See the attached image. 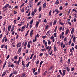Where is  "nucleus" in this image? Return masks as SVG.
I'll use <instances>...</instances> for the list:
<instances>
[{"label": "nucleus", "instance_id": "obj_40", "mask_svg": "<svg viewBox=\"0 0 77 77\" xmlns=\"http://www.w3.org/2000/svg\"><path fill=\"white\" fill-rule=\"evenodd\" d=\"M67 23H68V24H69V25H70V26H71V25H72L71 23V22H69V21H67Z\"/></svg>", "mask_w": 77, "mask_h": 77}, {"label": "nucleus", "instance_id": "obj_8", "mask_svg": "<svg viewBox=\"0 0 77 77\" xmlns=\"http://www.w3.org/2000/svg\"><path fill=\"white\" fill-rule=\"evenodd\" d=\"M33 30L32 29L31 31L30 32V36L31 37H32V35L33 34Z\"/></svg>", "mask_w": 77, "mask_h": 77}, {"label": "nucleus", "instance_id": "obj_56", "mask_svg": "<svg viewBox=\"0 0 77 77\" xmlns=\"http://www.w3.org/2000/svg\"><path fill=\"white\" fill-rule=\"evenodd\" d=\"M60 45H61V48H62L63 46H62L63 45V42H62L61 43V44H60Z\"/></svg>", "mask_w": 77, "mask_h": 77}, {"label": "nucleus", "instance_id": "obj_19", "mask_svg": "<svg viewBox=\"0 0 77 77\" xmlns=\"http://www.w3.org/2000/svg\"><path fill=\"white\" fill-rule=\"evenodd\" d=\"M57 23V21L56 20H55L54 21V23H53V26H54V24H56V23Z\"/></svg>", "mask_w": 77, "mask_h": 77}, {"label": "nucleus", "instance_id": "obj_4", "mask_svg": "<svg viewBox=\"0 0 77 77\" xmlns=\"http://www.w3.org/2000/svg\"><path fill=\"white\" fill-rule=\"evenodd\" d=\"M43 44H44H44H45V47H47V42H45V41L44 40L43 41Z\"/></svg>", "mask_w": 77, "mask_h": 77}, {"label": "nucleus", "instance_id": "obj_12", "mask_svg": "<svg viewBox=\"0 0 77 77\" xmlns=\"http://www.w3.org/2000/svg\"><path fill=\"white\" fill-rule=\"evenodd\" d=\"M36 41H37V38H36V37L35 36V39H34L33 40V42H36Z\"/></svg>", "mask_w": 77, "mask_h": 77}, {"label": "nucleus", "instance_id": "obj_20", "mask_svg": "<svg viewBox=\"0 0 77 77\" xmlns=\"http://www.w3.org/2000/svg\"><path fill=\"white\" fill-rule=\"evenodd\" d=\"M76 38L75 36L73 38V42L74 43H75V39H76Z\"/></svg>", "mask_w": 77, "mask_h": 77}, {"label": "nucleus", "instance_id": "obj_14", "mask_svg": "<svg viewBox=\"0 0 77 77\" xmlns=\"http://www.w3.org/2000/svg\"><path fill=\"white\" fill-rule=\"evenodd\" d=\"M11 25L8 26V31H10V30H11Z\"/></svg>", "mask_w": 77, "mask_h": 77}, {"label": "nucleus", "instance_id": "obj_26", "mask_svg": "<svg viewBox=\"0 0 77 77\" xmlns=\"http://www.w3.org/2000/svg\"><path fill=\"white\" fill-rule=\"evenodd\" d=\"M27 44V42H25L24 45H23V46L24 47H26Z\"/></svg>", "mask_w": 77, "mask_h": 77}, {"label": "nucleus", "instance_id": "obj_48", "mask_svg": "<svg viewBox=\"0 0 77 77\" xmlns=\"http://www.w3.org/2000/svg\"><path fill=\"white\" fill-rule=\"evenodd\" d=\"M60 42L59 41L57 42V45L58 44L59 45H60Z\"/></svg>", "mask_w": 77, "mask_h": 77}, {"label": "nucleus", "instance_id": "obj_33", "mask_svg": "<svg viewBox=\"0 0 77 77\" xmlns=\"http://www.w3.org/2000/svg\"><path fill=\"white\" fill-rule=\"evenodd\" d=\"M9 5V4H6L4 7H5L6 8H7L8 7Z\"/></svg>", "mask_w": 77, "mask_h": 77}, {"label": "nucleus", "instance_id": "obj_54", "mask_svg": "<svg viewBox=\"0 0 77 77\" xmlns=\"http://www.w3.org/2000/svg\"><path fill=\"white\" fill-rule=\"evenodd\" d=\"M57 33L56 32H55L54 34V37H56V34Z\"/></svg>", "mask_w": 77, "mask_h": 77}, {"label": "nucleus", "instance_id": "obj_22", "mask_svg": "<svg viewBox=\"0 0 77 77\" xmlns=\"http://www.w3.org/2000/svg\"><path fill=\"white\" fill-rule=\"evenodd\" d=\"M59 0H57V1H56V2H55V5H59Z\"/></svg>", "mask_w": 77, "mask_h": 77}, {"label": "nucleus", "instance_id": "obj_25", "mask_svg": "<svg viewBox=\"0 0 77 77\" xmlns=\"http://www.w3.org/2000/svg\"><path fill=\"white\" fill-rule=\"evenodd\" d=\"M11 63L9 62L8 63V67L9 68L11 66Z\"/></svg>", "mask_w": 77, "mask_h": 77}, {"label": "nucleus", "instance_id": "obj_52", "mask_svg": "<svg viewBox=\"0 0 77 77\" xmlns=\"http://www.w3.org/2000/svg\"><path fill=\"white\" fill-rule=\"evenodd\" d=\"M20 59H19L18 61L17 62V63L18 65L20 64Z\"/></svg>", "mask_w": 77, "mask_h": 77}, {"label": "nucleus", "instance_id": "obj_58", "mask_svg": "<svg viewBox=\"0 0 77 77\" xmlns=\"http://www.w3.org/2000/svg\"><path fill=\"white\" fill-rule=\"evenodd\" d=\"M51 47H50V48L48 49V53H49V52L50 51V50H51Z\"/></svg>", "mask_w": 77, "mask_h": 77}, {"label": "nucleus", "instance_id": "obj_53", "mask_svg": "<svg viewBox=\"0 0 77 77\" xmlns=\"http://www.w3.org/2000/svg\"><path fill=\"white\" fill-rule=\"evenodd\" d=\"M70 11H71V9H69L68 12V14H67V15H68L69 14H70Z\"/></svg>", "mask_w": 77, "mask_h": 77}, {"label": "nucleus", "instance_id": "obj_15", "mask_svg": "<svg viewBox=\"0 0 77 77\" xmlns=\"http://www.w3.org/2000/svg\"><path fill=\"white\" fill-rule=\"evenodd\" d=\"M54 51H57V48L55 46L54 47Z\"/></svg>", "mask_w": 77, "mask_h": 77}, {"label": "nucleus", "instance_id": "obj_5", "mask_svg": "<svg viewBox=\"0 0 77 77\" xmlns=\"http://www.w3.org/2000/svg\"><path fill=\"white\" fill-rule=\"evenodd\" d=\"M21 48H20L18 50V51H17V54H20V53H21Z\"/></svg>", "mask_w": 77, "mask_h": 77}, {"label": "nucleus", "instance_id": "obj_43", "mask_svg": "<svg viewBox=\"0 0 77 77\" xmlns=\"http://www.w3.org/2000/svg\"><path fill=\"white\" fill-rule=\"evenodd\" d=\"M50 47H51V46H48L47 47H46V49H49V48H50Z\"/></svg>", "mask_w": 77, "mask_h": 77}, {"label": "nucleus", "instance_id": "obj_18", "mask_svg": "<svg viewBox=\"0 0 77 77\" xmlns=\"http://www.w3.org/2000/svg\"><path fill=\"white\" fill-rule=\"evenodd\" d=\"M66 70L68 72H69V71H70V69H69V67H66Z\"/></svg>", "mask_w": 77, "mask_h": 77}, {"label": "nucleus", "instance_id": "obj_3", "mask_svg": "<svg viewBox=\"0 0 77 77\" xmlns=\"http://www.w3.org/2000/svg\"><path fill=\"white\" fill-rule=\"evenodd\" d=\"M13 73L15 75H17L18 74V71L17 70H13Z\"/></svg>", "mask_w": 77, "mask_h": 77}, {"label": "nucleus", "instance_id": "obj_51", "mask_svg": "<svg viewBox=\"0 0 77 77\" xmlns=\"http://www.w3.org/2000/svg\"><path fill=\"white\" fill-rule=\"evenodd\" d=\"M14 24H16V23H17V20H14Z\"/></svg>", "mask_w": 77, "mask_h": 77}, {"label": "nucleus", "instance_id": "obj_38", "mask_svg": "<svg viewBox=\"0 0 77 77\" xmlns=\"http://www.w3.org/2000/svg\"><path fill=\"white\" fill-rule=\"evenodd\" d=\"M62 62H63V59H62V57H61L60 58V63H62Z\"/></svg>", "mask_w": 77, "mask_h": 77}, {"label": "nucleus", "instance_id": "obj_42", "mask_svg": "<svg viewBox=\"0 0 77 77\" xmlns=\"http://www.w3.org/2000/svg\"><path fill=\"white\" fill-rule=\"evenodd\" d=\"M41 51H46V50L45 49V48H44V49H42L41 50Z\"/></svg>", "mask_w": 77, "mask_h": 77}, {"label": "nucleus", "instance_id": "obj_47", "mask_svg": "<svg viewBox=\"0 0 77 77\" xmlns=\"http://www.w3.org/2000/svg\"><path fill=\"white\" fill-rule=\"evenodd\" d=\"M14 64H12L11 65V66H10L11 67H12V68H14Z\"/></svg>", "mask_w": 77, "mask_h": 77}, {"label": "nucleus", "instance_id": "obj_45", "mask_svg": "<svg viewBox=\"0 0 77 77\" xmlns=\"http://www.w3.org/2000/svg\"><path fill=\"white\" fill-rule=\"evenodd\" d=\"M22 64L23 66H24V60H22Z\"/></svg>", "mask_w": 77, "mask_h": 77}, {"label": "nucleus", "instance_id": "obj_55", "mask_svg": "<svg viewBox=\"0 0 77 77\" xmlns=\"http://www.w3.org/2000/svg\"><path fill=\"white\" fill-rule=\"evenodd\" d=\"M17 57H18V56L16 55L14 57V59H17Z\"/></svg>", "mask_w": 77, "mask_h": 77}, {"label": "nucleus", "instance_id": "obj_62", "mask_svg": "<svg viewBox=\"0 0 77 77\" xmlns=\"http://www.w3.org/2000/svg\"><path fill=\"white\" fill-rule=\"evenodd\" d=\"M42 38L43 39H45L46 38V35L42 36Z\"/></svg>", "mask_w": 77, "mask_h": 77}, {"label": "nucleus", "instance_id": "obj_35", "mask_svg": "<svg viewBox=\"0 0 77 77\" xmlns=\"http://www.w3.org/2000/svg\"><path fill=\"white\" fill-rule=\"evenodd\" d=\"M72 12H75L76 13H77V11L75 9H73L72 10Z\"/></svg>", "mask_w": 77, "mask_h": 77}, {"label": "nucleus", "instance_id": "obj_39", "mask_svg": "<svg viewBox=\"0 0 77 77\" xmlns=\"http://www.w3.org/2000/svg\"><path fill=\"white\" fill-rule=\"evenodd\" d=\"M49 27V26L48 25H47V26H46L45 29V30H46V29H48Z\"/></svg>", "mask_w": 77, "mask_h": 77}, {"label": "nucleus", "instance_id": "obj_30", "mask_svg": "<svg viewBox=\"0 0 77 77\" xmlns=\"http://www.w3.org/2000/svg\"><path fill=\"white\" fill-rule=\"evenodd\" d=\"M2 9H3V10H5V11H7V10H8V9H7V8H5V6H4V7L2 8Z\"/></svg>", "mask_w": 77, "mask_h": 77}, {"label": "nucleus", "instance_id": "obj_36", "mask_svg": "<svg viewBox=\"0 0 77 77\" xmlns=\"http://www.w3.org/2000/svg\"><path fill=\"white\" fill-rule=\"evenodd\" d=\"M27 47L28 48H30V44H28L27 45Z\"/></svg>", "mask_w": 77, "mask_h": 77}, {"label": "nucleus", "instance_id": "obj_27", "mask_svg": "<svg viewBox=\"0 0 77 77\" xmlns=\"http://www.w3.org/2000/svg\"><path fill=\"white\" fill-rule=\"evenodd\" d=\"M14 26H13L11 28V32H12L13 31H14Z\"/></svg>", "mask_w": 77, "mask_h": 77}, {"label": "nucleus", "instance_id": "obj_16", "mask_svg": "<svg viewBox=\"0 0 77 77\" xmlns=\"http://www.w3.org/2000/svg\"><path fill=\"white\" fill-rule=\"evenodd\" d=\"M39 24V22H37L35 24V26H37V27H38V25Z\"/></svg>", "mask_w": 77, "mask_h": 77}, {"label": "nucleus", "instance_id": "obj_7", "mask_svg": "<svg viewBox=\"0 0 77 77\" xmlns=\"http://www.w3.org/2000/svg\"><path fill=\"white\" fill-rule=\"evenodd\" d=\"M21 45V43H19L17 45V48L20 47Z\"/></svg>", "mask_w": 77, "mask_h": 77}, {"label": "nucleus", "instance_id": "obj_63", "mask_svg": "<svg viewBox=\"0 0 77 77\" xmlns=\"http://www.w3.org/2000/svg\"><path fill=\"white\" fill-rule=\"evenodd\" d=\"M36 37H37V38H38V37H39V34H37Z\"/></svg>", "mask_w": 77, "mask_h": 77}, {"label": "nucleus", "instance_id": "obj_50", "mask_svg": "<svg viewBox=\"0 0 77 77\" xmlns=\"http://www.w3.org/2000/svg\"><path fill=\"white\" fill-rule=\"evenodd\" d=\"M74 18H77V15H76V14H74Z\"/></svg>", "mask_w": 77, "mask_h": 77}, {"label": "nucleus", "instance_id": "obj_32", "mask_svg": "<svg viewBox=\"0 0 77 77\" xmlns=\"http://www.w3.org/2000/svg\"><path fill=\"white\" fill-rule=\"evenodd\" d=\"M26 74H23L22 75L21 77H26Z\"/></svg>", "mask_w": 77, "mask_h": 77}, {"label": "nucleus", "instance_id": "obj_24", "mask_svg": "<svg viewBox=\"0 0 77 77\" xmlns=\"http://www.w3.org/2000/svg\"><path fill=\"white\" fill-rule=\"evenodd\" d=\"M51 10H50L49 12V16H51Z\"/></svg>", "mask_w": 77, "mask_h": 77}, {"label": "nucleus", "instance_id": "obj_46", "mask_svg": "<svg viewBox=\"0 0 77 77\" xmlns=\"http://www.w3.org/2000/svg\"><path fill=\"white\" fill-rule=\"evenodd\" d=\"M59 72L60 73V74L61 75H62V72H61V70H59Z\"/></svg>", "mask_w": 77, "mask_h": 77}, {"label": "nucleus", "instance_id": "obj_29", "mask_svg": "<svg viewBox=\"0 0 77 77\" xmlns=\"http://www.w3.org/2000/svg\"><path fill=\"white\" fill-rule=\"evenodd\" d=\"M21 11L22 13L24 12V8L22 9Z\"/></svg>", "mask_w": 77, "mask_h": 77}, {"label": "nucleus", "instance_id": "obj_61", "mask_svg": "<svg viewBox=\"0 0 77 77\" xmlns=\"http://www.w3.org/2000/svg\"><path fill=\"white\" fill-rule=\"evenodd\" d=\"M12 74H13V73L12 72L11 73V74H10L9 77H12Z\"/></svg>", "mask_w": 77, "mask_h": 77}, {"label": "nucleus", "instance_id": "obj_64", "mask_svg": "<svg viewBox=\"0 0 77 77\" xmlns=\"http://www.w3.org/2000/svg\"><path fill=\"white\" fill-rule=\"evenodd\" d=\"M38 74L39 73V72H40V68H39L38 70Z\"/></svg>", "mask_w": 77, "mask_h": 77}, {"label": "nucleus", "instance_id": "obj_49", "mask_svg": "<svg viewBox=\"0 0 77 77\" xmlns=\"http://www.w3.org/2000/svg\"><path fill=\"white\" fill-rule=\"evenodd\" d=\"M60 24L61 25H62V26H63V25H64V24L63 23H62L61 22H60Z\"/></svg>", "mask_w": 77, "mask_h": 77}, {"label": "nucleus", "instance_id": "obj_28", "mask_svg": "<svg viewBox=\"0 0 77 77\" xmlns=\"http://www.w3.org/2000/svg\"><path fill=\"white\" fill-rule=\"evenodd\" d=\"M67 63H68V65L69 64V63H70V59H69L68 60Z\"/></svg>", "mask_w": 77, "mask_h": 77}, {"label": "nucleus", "instance_id": "obj_6", "mask_svg": "<svg viewBox=\"0 0 77 77\" xmlns=\"http://www.w3.org/2000/svg\"><path fill=\"white\" fill-rule=\"evenodd\" d=\"M50 33H51V32L50 30L48 31L46 33V35L47 36H50Z\"/></svg>", "mask_w": 77, "mask_h": 77}, {"label": "nucleus", "instance_id": "obj_37", "mask_svg": "<svg viewBox=\"0 0 77 77\" xmlns=\"http://www.w3.org/2000/svg\"><path fill=\"white\" fill-rule=\"evenodd\" d=\"M48 44L49 45H50L51 44V42L49 40H48Z\"/></svg>", "mask_w": 77, "mask_h": 77}, {"label": "nucleus", "instance_id": "obj_31", "mask_svg": "<svg viewBox=\"0 0 77 77\" xmlns=\"http://www.w3.org/2000/svg\"><path fill=\"white\" fill-rule=\"evenodd\" d=\"M30 63V62H28L27 64H26V66L27 67V68H28L29 67V64Z\"/></svg>", "mask_w": 77, "mask_h": 77}, {"label": "nucleus", "instance_id": "obj_9", "mask_svg": "<svg viewBox=\"0 0 77 77\" xmlns=\"http://www.w3.org/2000/svg\"><path fill=\"white\" fill-rule=\"evenodd\" d=\"M46 6H47V3L45 2L43 5V8H46Z\"/></svg>", "mask_w": 77, "mask_h": 77}, {"label": "nucleus", "instance_id": "obj_10", "mask_svg": "<svg viewBox=\"0 0 77 77\" xmlns=\"http://www.w3.org/2000/svg\"><path fill=\"white\" fill-rule=\"evenodd\" d=\"M72 51H74V48L73 47H72V48L71 49L70 51V53H72Z\"/></svg>", "mask_w": 77, "mask_h": 77}, {"label": "nucleus", "instance_id": "obj_23", "mask_svg": "<svg viewBox=\"0 0 77 77\" xmlns=\"http://www.w3.org/2000/svg\"><path fill=\"white\" fill-rule=\"evenodd\" d=\"M35 13L34 12H33V11L31 13V15H32V17H33V16H34V15H35Z\"/></svg>", "mask_w": 77, "mask_h": 77}, {"label": "nucleus", "instance_id": "obj_2", "mask_svg": "<svg viewBox=\"0 0 77 77\" xmlns=\"http://www.w3.org/2000/svg\"><path fill=\"white\" fill-rule=\"evenodd\" d=\"M63 73L62 74V75L63 76H64L66 74V70L63 69Z\"/></svg>", "mask_w": 77, "mask_h": 77}, {"label": "nucleus", "instance_id": "obj_44", "mask_svg": "<svg viewBox=\"0 0 77 77\" xmlns=\"http://www.w3.org/2000/svg\"><path fill=\"white\" fill-rule=\"evenodd\" d=\"M29 30L27 31L26 34L25 35V36H26L28 35V33H29Z\"/></svg>", "mask_w": 77, "mask_h": 77}, {"label": "nucleus", "instance_id": "obj_57", "mask_svg": "<svg viewBox=\"0 0 77 77\" xmlns=\"http://www.w3.org/2000/svg\"><path fill=\"white\" fill-rule=\"evenodd\" d=\"M39 60H38L36 62V64L37 65V64H39Z\"/></svg>", "mask_w": 77, "mask_h": 77}, {"label": "nucleus", "instance_id": "obj_34", "mask_svg": "<svg viewBox=\"0 0 77 77\" xmlns=\"http://www.w3.org/2000/svg\"><path fill=\"white\" fill-rule=\"evenodd\" d=\"M41 9H42V8H41V6H40L38 8V10L39 12H41Z\"/></svg>", "mask_w": 77, "mask_h": 77}, {"label": "nucleus", "instance_id": "obj_60", "mask_svg": "<svg viewBox=\"0 0 77 77\" xmlns=\"http://www.w3.org/2000/svg\"><path fill=\"white\" fill-rule=\"evenodd\" d=\"M6 21L4 22V24H3V26H5V25L6 24Z\"/></svg>", "mask_w": 77, "mask_h": 77}, {"label": "nucleus", "instance_id": "obj_59", "mask_svg": "<svg viewBox=\"0 0 77 77\" xmlns=\"http://www.w3.org/2000/svg\"><path fill=\"white\" fill-rule=\"evenodd\" d=\"M1 48H3L4 47V45H2L1 46Z\"/></svg>", "mask_w": 77, "mask_h": 77}, {"label": "nucleus", "instance_id": "obj_1", "mask_svg": "<svg viewBox=\"0 0 77 77\" xmlns=\"http://www.w3.org/2000/svg\"><path fill=\"white\" fill-rule=\"evenodd\" d=\"M32 6H33V4H32V3H29L28 6V8H32Z\"/></svg>", "mask_w": 77, "mask_h": 77}, {"label": "nucleus", "instance_id": "obj_11", "mask_svg": "<svg viewBox=\"0 0 77 77\" xmlns=\"http://www.w3.org/2000/svg\"><path fill=\"white\" fill-rule=\"evenodd\" d=\"M69 33V29H67L66 31L65 35H68V34Z\"/></svg>", "mask_w": 77, "mask_h": 77}, {"label": "nucleus", "instance_id": "obj_13", "mask_svg": "<svg viewBox=\"0 0 77 77\" xmlns=\"http://www.w3.org/2000/svg\"><path fill=\"white\" fill-rule=\"evenodd\" d=\"M74 32V28H73L71 31V34H73Z\"/></svg>", "mask_w": 77, "mask_h": 77}, {"label": "nucleus", "instance_id": "obj_21", "mask_svg": "<svg viewBox=\"0 0 77 77\" xmlns=\"http://www.w3.org/2000/svg\"><path fill=\"white\" fill-rule=\"evenodd\" d=\"M6 74V71H5V72H3V73L2 74V77H3L4 75H5V74Z\"/></svg>", "mask_w": 77, "mask_h": 77}, {"label": "nucleus", "instance_id": "obj_41", "mask_svg": "<svg viewBox=\"0 0 77 77\" xmlns=\"http://www.w3.org/2000/svg\"><path fill=\"white\" fill-rule=\"evenodd\" d=\"M57 29V26H56L55 28V29L54 30V31L55 32H56V29Z\"/></svg>", "mask_w": 77, "mask_h": 77}, {"label": "nucleus", "instance_id": "obj_17", "mask_svg": "<svg viewBox=\"0 0 77 77\" xmlns=\"http://www.w3.org/2000/svg\"><path fill=\"white\" fill-rule=\"evenodd\" d=\"M33 19H32L30 21V22H29V23L31 24H33Z\"/></svg>", "mask_w": 77, "mask_h": 77}]
</instances>
